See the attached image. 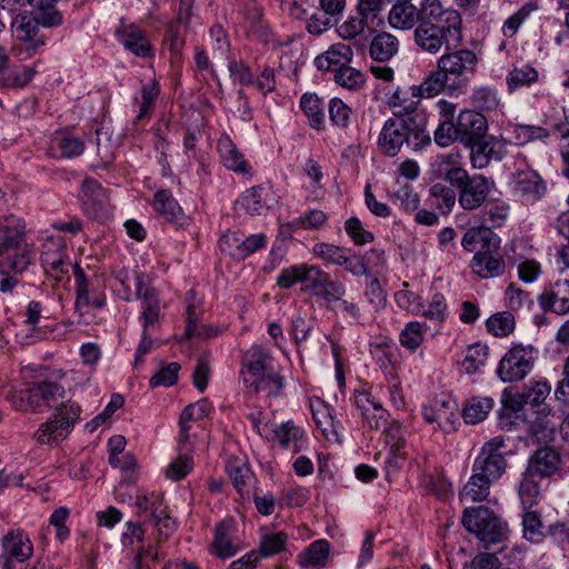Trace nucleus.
Instances as JSON below:
<instances>
[{"label": "nucleus", "instance_id": "nucleus-1", "mask_svg": "<svg viewBox=\"0 0 569 569\" xmlns=\"http://www.w3.org/2000/svg\"><path fill=\"white\" fill-rule=\"evenodd\" d=\"M462 525L486 546L507 538L508 527L493 511L486 507H469L463 510Z\"/></svg>", "mask_w": 569, "mask_h": 569}, {"label": "nucleus", "instance_id": "nucleus-2", "mask_svg": "<svg viewBox=\"0 0 569 569\" xmlns=\"http://www.w3.org/2000/svg\"><path fill=\"white\" fill-rule=\"evenodd\" d=\"M420 22L437 28L452 39V47L462 42V19L456 9L445 8L440 0H423L420 4Z\"/></svg>", "mask_w": 569, "mask_h": 569}, {"label": "nucleus", "instance_id": "nucleus-3", "mask_svg": "<svg viewBox=\"0 0 569 569\" xmlns=\"http://www.w3.org/2000/svg\"><path fill=\"white\" fill-rule=\"evenodd\" d=\"M477 54L469 49H459L442 54L437 60V67L450 81V90H461L469 83L478 67Z\"/></svg>", "mask_w": 569, "mask_h": 569}, {"label": "nucleus", "instance_id": "nucleus-4", "mask_svg": "<svg viewBox=\"0 0 569 569\" xmlns=\"http://www.w3.org/2000/svg\"><path fill=\"white\" fill-rule=\"evenodd\" d=\"M537 353L532 345H513L499 361L497 376L503 382L523 380L533 369Z\"/></svg>", "mask_w": 569, "mask_h": 569}, {"label": "nucleus", "instance_id": "nucleus-5", "mask_svg": "<svg viewBox=\"0 0 569 569\" xmlns=\"http://www.w3.org/2000/svg\"><path fill=\"white\" fill-rule=\"evenodd\" d=\"M79 417L80 407L77 403L70 401L62 403L56 415L40 425L34 433L36 441L43 446L66 439Z\"/></svg>", "mask_w": 569, "mask_h": 569}, {"label": "nucleus", "instance_id": "nucleus-6", "mask_svg": "<svg viewBox=\"0 0 569 569\" xmlns=\"http://www.w3.org/2000/svg\"><path fill=\"white\" fill-rule=\"evenodd\" d=\"M302 290L331 305L346 295V287L340 281H333L330 274L318 266L307 264L302 277Z\"/></svg>", "mask_w": 569, "mask_h": 569}, {"label": "nucleus", "instance_id": "nucleus-7", "mask_svg": "<svg viewBox=\"0 0 569 569\" xmlns=\"http://www.w3.org/2000/svg\"><path fill=\"white\" fill-rule=\"evenodd\" d=\"M505 446V438L501 436L487 441L473 462L472 472H478L493 482L501 478L507 468V461L501 451Z\"/></svg>", "mask_w": 569, "mask_h": 569}, {"label": "nucleus", "instance_id": "nucleus-8", "mask_svg": "<svg viewBox=\"0 0 569 569\" xmlns=\"http://www.w3.org/2000/svg\"><path fill=\"white\" fill-rule=\"evenodd\" d=\"M452 187L458 189V203L466 211L481 208L490 193V181L483 174L469 176L468 171Z\"/></svg>", "mask_w": 569, "mask_h": 569}, {"label": "nucleus", "instance_id": "nucleus-9", "mask_svg": "<svg viewBox=\"0 0 569 569\" xmlns=\"http://www.w3.org/2000/svg\"><path fill=\"white\" fill-rule=\"evenodd\" d=\"M136 297L142 300V331L153 333L160 326V301L153 288L146 283L143 273L134 276Z\"/></svg>", "mask_w": 569, "mask_h": 569}, {"label": "nucleus", "instance_id": "nucleus-10", "mask_svg": "<svg viewBox=\"0 0 569 569\" xmlns=\"http://www.w3.org/2000/svg\"><path fill=\"white\" fill-rule=\"evenodd\" d=\"M512 192L525 203L539 201L547 192V186L535 170H522L513 174Z\"/></svg>", "mask_w": 569, "mask_h": 569}, {"label": "nucleus", "instance_id": "nucleus-11", "mask_svg": "<svg viewBox=\"0 0 569 569\" xmlns=\"http://www.w3.org/2000/svg\"><path fill=\"white\" fill-rule=\"evenodd\" d=\"M406 141H408L407 118H389L385 122L378 139V146L381 151L386 156L395 157L406 146Z\"/></svg>", "mask_w": 569, "mask_h": 569}, {"label": "nucleus", "instance_id": "nucleus-12", "mask_svg": "<svg viewBox=\"0 0 569 569\" xmlns=\"http://www.w3.org/2000/svg\"><path fill=\"white\" fill-rule=\"evenodd\" d=\"M493 248V242L477 251L470 262L475 274L481 279L497 278L503 274L506 262L500 252Z\"/></svg>", "mask_w": 569, "mask_h": 569}, {"label": "nucleus", "instance_id": "nucleus-13", "mask_svg": "<svg viewBox=\"0 0 569 569\" xmlns=\"http://www.w3.org/2000/svg\"><path fill=\"white\" fill-rule=\"evenodd\" d=\"M538 301L543 311L567 315L569 312V280L558 279L550 283L539 295Z\"/></svg>", "mask_w": 569, "mask_h": 569}, {"label": "nucleus", "instance_id": "nucleus-14", "mask_svg": "<svg viewBox=\"0 0 569 569\" xmlns=\"http://www.w3.org/2000/svg\"><path fill=\"white\" fill-rule=\"evenodd\" d=\"M457 130L460 142L467 147L486 137L488 130L487 119L480 112L463 110L458 116Z\"/></svg>", "mask_w": 569, "mask_h": 569}, {"label": "nucleus", "instance_id": "nucleus-15", "mask_svg": "<svg viewBox=\"0 0 569 569\" xmlns=\"http://www.w3.org/2000/svg\"><path fill=\"white\" fill-rule=\"evenodd\" d=\"M23 231L17 227L0 226V257L17 260L23 253L28 266L31 262V249L23 240Z\"/></svg>", "mask_w": 569, "mask_h": 569}, {"label": "nucleus", "instance_id": "nucleus-16", "mask_svg": "<svg viewBox=\"0 0 569 569\" xmlns=\"http://www.w3.org/2000/svg\"><path fill=\"white\" fill-rule=\"evenodd\" d=\"M81 192L82 204L88 214L100 218L108 212L109 197L97 180L90 178L84 179L81 186Z\"/></svg>", "mask_w": 569, "mask_h": 569}, {"label": "nucleus", "instance_id": "nucleus-17", "mask_svg": "<svg viewBox=\"0 0 569 569\" xmlns=\"http://www.w3.org/2000/svg\"><path fill=\"white\" fill-rule=\"evenodd\" d=\"M560 463V453L555 448L548 446L541 447L530 457L527 475L541 478L550 477L559 470Z\"/></svg>", "mask_w": 569, "mask_h": 569}, {"label": "nucleus", "instance_id": "nucleus-18", "mask_svg": "<svg viewBox=\"0 0 569 569\" xmlns=\"http://www.w3.org/2000/svg\"><path fill=\"white\" fill-rule=\"evenodd\" d=\"M421 101L419 92H417L416 84L397 87V89L387 96V104L391 109H397L393 112L395 117L410 116L413 113Z\"/></svg>", "mask_w": 569, "mask_h": 569}, {"label": "nucleus", "instance_id": "nucleus-19", "mask_svg": "<svg viewBox=\"0 0 569 569\" xmlns=\"http://www.w3.org/2000/svg\"><path fill=\"white\" fill-rule=\"evenodd\" d=\"M313 253L330 263L343 266L345 269L355 276H360L363 271L362 266L353 257H348V250L331 243H317L313 247Z\"/></svg>", "mask_w": 569, "mask_h": 569}, {"label": "nucleus", "instance_id": "nucleus-20", "mask_svg": "<svg viewBox=\"0 0 569 569\" xmlns=\"http://www.w3.org/2000/svg\"><path fill=\"white\" fill-rule=\"evenodd\" d=\"M353 58V51L350 46L338 42L331 44L328 50L315 59V64L319 70L335 71L348 66Z\"/></svg>", "mask_w": 569, "mask_h": 569}, {"label": "nucleus", "instance_id": "nucleus-21", "mask_svg": "<svg viewBox=\"0 0 569 569\" xmlns=\"http://www.w3.org/2000/svg\"><path fill=\"white\" fill-rule=\"evenodd\" d=\"M467 170L461 166V156L458 152L440 154L432 163V173L438 179L448 181L451 186L465 176Z\"/></svg>", "mask_w": 569, "mask_h": 569}, {"label": "nucleus", "instance_id": "nucleus-22", "mask_svg": "<svg viewBox=\"0 0 569 569\" xmlns=\"http://www.w3.org/2000/svg\"><path fill=\"white\" fill-rule=\"evenodd\" d=\"M44 248L47 249L41 254V263L46 273L57 281L62 280L63 276L68 272L63 260L66 244L61 240L58 242L48 240Z\"/></svg>", "mask_w": 569, "mask_h": 569}, {"label": "nucleus", "instance_id": "nucleus-23", "mask_svg": "<svg viewBox=\"0 0 569 569\" xmlns=\"http://www.w3.org/2000/svg\"><path fill=\"white\" fill-rule=\"evenodd\" d=\"M416 44L429 53H438L442 47L449 50L452 47V39L439 32L432 26L420 22L413 33Z\"/></svg>", "mask_w": 569, "mask_h": 569}, {"label": "nucleus", "instance_id": "nucleus-24", "mask_svg": "<svg viewBox=\"0 0 569 569\" xmlns=\"http://www.w3.org/2000/svg\"><path fill=\"white\" fill-rule=\"evenodd\" d=\"M527 405L539 416H550L551 407L546 402L551 393V386L546 379L531 380L522 391Z\"/></svg>", "mask_w": 569, "mask_h": 569}, {"label": "nucleus", "instance_id": "nucleus-25", "mask_svg": "<svg viewBox=\"0 0 569 569\" xmlns=\"http://www.w3.org/2000/svg\"><path fill=\"white\" fill-rule=\"evenodd\" d=\"M501 408L498 411L499 425L502 429L512 430L519 418V413L527 405L523 393H511L507 389L501 396Z\"/></svg>", "mask_w": 569, "mask_h": 569}, {"label": "nucleus", "instance_id": "nucleus-26", "mask_svg": "<svg viewBox=\"0 0 569 569\" xmlns=\"http://www.w3.org/2000/svg\"><path fill=\"white\" fill-rule=\"evenodd\" d=\"M2 549L6 556L19 562L28 560L33 553V546L29 537L20 531H9L2 538Z\"/></svg>", "mask_w": 569, "mask_h": 569}, {"label": "nucleus", "instance_id": "nucleus-27", "mask_svg": "<svg viewBox=\"0 0 569 569\" xmlns=\"http://www.w3.org/2000/svg\"><path fill=\"white\" fill-rule=\"evenodd\" d=\"M311 411L317 427L328 441H339L338 422L335 421L333 408L317 399L311 402Z\"/></svg>", "mask_w": 569, "mask_h": 569}, {"label": "nucleus", "instance_id": "nucleus-28", "mask_svg": "<svg viewBox=\"0 0 569 569\" xmlns=\"http://www.w3.org/2000/svg\"><path fill=\"white\" fill-rule=\"evenodd\" d=\"M388 20L395 29L409 30L420 23V8L417 9L410 0L397 1L389 12Z\"/></svg>", "mask_w": 569, "mask_h": 569}, {"label": "nucleus", "instance_id": "nucleus-29", "mask_svg": "<svg viewBox=\"0 0 569 569\" xmlns=\"http://www.w3.org/2000/svg\"><path fill=\"white\" fill-rule=\"evenodd\" d=\"M470 148V159L473 168H486L492 159H500V152L497 150L499 142L495 138H481L475 143L467 146Z\"/></svg>", "mask_w": 569, "mask_h": 569}, {"label": "nucleus", "instance_id": "nucleus-30", "mask_svg": "<svg viewBox=\"0 0 569 569\" xmlns=\"http://www.w3.org/2000/svg\"><path fill=\"white\" fill-rule=\"evenodd\" d=\"M28 268L27 258L21 253L17 260L0 259V292L8 293L17 286L16 274Z\"/></svg>", "mask_w": 569, "mask_h": 569}, {"label": "nucleus", "instance_id": "nucleus-31", "mask_svg": "<svg viewBox=\"0 0 569 569\" xmlns=\"http://www.w3.org/2000/svg\"><path fill=\"white\" fill-rule=\"evenodd\" d=\"M218 150L223 164L237 172H247L248 163L243 159L242 153L238 150L237 146L229 136H222L218 141Z\"/></svg>", "mask_w": 569, "mask_h": 569}, {"label": "nucleus", "instance_id": "nucleus-32", "mask_svg": "<svg viewBox=\"0 0 569 569\" xmlns=\"http://www.w3.org/2000/svg\"><path fill=\"white\" fill-rule=\"evenodd\" d=\"M226 471L238 493L242 498H248V486L253 479V473L249 466L238 459L229 460L226 465Z\"/></svg>", "mask_w": 569, "mask_h": 569}, {"label": "nucleus", "instance_id": "nucleus-33", "mask_svg": "<svg viewBox=\"0 0 569 569\" xmlns=\"http://www.w3.org/2000/svg\"><path fill=\"white\" fill-rule=\"evenodd\" d=\"M39 28L40 24L36 14L22 16L18 21L16 27L17 38L24 42L27 51L34 52L38 47L44 44L42 39L37 38Z\"/></svg>", "mask_w": 569, "mask_h": 569}, {"label": "nucleus", "instance_id": "nucleus-34", "mask_svg": "<svg viewBox=\"0 0 569 569\" xmlns=\"http://www.w3.org/2000/svg\"><path fill=\"white\" fill-rule=\"evenodd\" d=\"M399 48L398 39L388 32H381L375 36L370 42V57L380 62L390 60Z\"/></svg>", "mask_w": 569, "mask_h": 569}, {"label": "nucleus", "instance_id": "nucleus-35", "mask_svg": "<svg viewBox=\"0 0 569 569\" xmlns=\"http://www.w3.org/2000/svg\"><path fill=\"white\" fill-rule=\"evenodd\" d=\"M329 553L330 543L325 539H319L298 555L297 562L301 567H325Z\"/></svg>", "mask_w": 569, "mask_h": 569}, {"label": "nucleus", "instance_id": "nucleus-36", "mask_svg": "<svg viewBox=\"0 0 569 569\" xmlns=\"http://www.w3.org/2000/svg\"><path fill=\"white\" fill-rule=\"evenodd\" d=\"M73 274L76 280V309L81 313V310L86 307L92 306L96 309H100L104 305L103 297H94L92 300L89 296V282L84 274V271L79 264H74Z\"/></svg>", "mask_w": 569, "mask_h": 569}, {"label": "nucleus", "instance_id": "nucleus-37", "mask_svg": "<svg viewBox=\"0 0 569 569\" xmlns=\"http://www.w3.org/2000/svg\"><path fill=\"white\" fill-rule=\"evenodd\" d=\"M233 531L234 526L231 521H223L217 526L212 548L219 558H230L238 551V548L232 542Z\"/></svg>", "mask_w": 569, "mask_h": 569}, {"label": "nucleus", "instance_id": "nucleus-38", "mask_svg": "<svg viewBox=\"0 0 569 569\" xmlns=\"http://www.w3.org/2000/svg\"><path fill=\"white\" fill-rule=\"evenodd\" d=\"M153 207L167 221L171 223H181V220L183 219L182 209L170 191H157L154 193Z\"/></svg>", "mask_w": 569, "mask_h": 569}, {"label": "nucleus", "instance_id": "nucleus-39", "mask_svg": "<svg viewBox=\"0 0 569 569\" xmlns=\"http://www.w3.org/2000/svg\"><path fill=\"white\" fill-rule=\"evenodd\" d=\"M493 481L486 479L478 472H472L469 481L461 489L459 497L462 502L485 501L490 492V486Z\"/></svg>", "mask_w": 569, "mask_h": 569}, {"label": "nucleus", "instance_id": "nucleus-40", "mask_svg": "<svg viewBox=\"0 0 569 569\" xmlns=\"http://www.w3.org/2000/svg\"><path fill=\"white\" fill-rule=\"evenodd\" d=\"M495 400L491 397H472L462 410V417L466 423L476 425L485 420L488 413L493 409Z\"/></svg>", "mask_w": 569, "mask_h": 569}, {"label": "nucleus", "instance_id": "nucleus-41", "mask_svg": "<svg viewBox=\"0 0 569 569\" xmlns=\"http://www.w3.org/2000/svg\"><path fill=\"white\" fill-rule=\"evenodd\" d=\"M269 360L270 356L268 352L261 347L253 346L244 355L243 368H246L247 371L242 370L241 373L243 372L249 379H258L267 373Z\"/></svg>", "mask_w": 569, "mask_h": 569}, {"label": "nucleus", "instance_id": "nucleus-42", "mask_svg": "<svg viewBox=\"0 0 569 569\" xmlns=\"http://www.w3.org/2000/svg\"><path fill=\"white\" fill-rule=\"evenodd\" d=\"M242 382L254 392L264 391L267 396H278L283 387V378L278 373L268 372L258 379H249L242 372Z\"/></svg>", "mask_w": 569, "mask_h": 569}, {"label": "nucleus", "instance_id": "nucleus-43", "mask_svg": "<svg viewBox=\"0 0 569 569\" xmlns=\"http://www.w3.org/2000/svg\"><path fill=\"white\" fill-rule=\"evenodd\" d=\"M268 192L262 187H253L241 198V206L251 216H261L269 209Z\"/></svg>", "mask_w": 569, "mask_h": 569}, {"label": "nucleus", "instance_id": "nucleus-44", "mask_svg": "<svg viewBox=\"0 0 569 569\" xmlns=\"http://www.w3.org/2000/svg\"><path fill=\"white\" fill-rule=\"evenodd\" d=\"M559 420L560 417H556L552 412L546 417L537 415V418L530 423V433L539 442H550L555 439Z\"/></svg>", "mask_w": 569, "mask_h": 569}, {"label": "nucleus", "instance_id": "nucleus-45", "mask_svg": "<svg viewBox=\"0 0 569 569\" xmlns=\"http://www.w3.org/2000/svg\"><path fill=\"white\" fill-rule=\"evenodd\" d=\"M480 242L482 243L481 248H486L492 242L493 248H499V239L492 233L490 228H470L465 232L461 239V246L469 252L475 251L476 244Z\"/></svg>", "mask_w": 569, "mask_h": 569}, {"label": "nucleus", "instance_id": "nucleus-46", "mask_svg": "<svg viewBox=\"0 0 569 569\" xmlns=\"http://www.w3.org/2000/svg\"><path fill=\"white\" fill-rule=\"evenodd\" d=\"M455 409L450 400L433 399L429 406L422 408V417L429 423H438L442 427L443 421H449Z\"/></svg>", "mask_w": 569, "mask_h": 569}, {"label": "nucleus", "instance_id": "nucleus-47", "mask_svg": "<svg viewBox=\"0 0 569 569\" xmlns=\"http://www.w3.org/2000/svg\"><path fill=\"white\" fill-rule=\"evenodd\" d=\"M300 107L309 120V124L317 130L325 128V113L321 100L317 94L305 93L300 100Z\"/></svg>", "mask_w": 569, "mask_h": 569}, {"label": "nucleus", "instance_id": "nucleus-48", "mask_svg": "<svg viewBox=\"0 0 569 569\" xmlns=\"http://www.w3.org/2000/svg\"><path fill=\"white\" fill-rule=\"evenodd\" d=\"M449 84L450 81L448 78H446V76L437 67V70L431 71L420 84L416 86V88L421 99H428L439 94L446 87L449 88Z\"/></svg>", "mask_w": 569, "mask_h": 569}, {"label": "nucleus", "instance_id": "nucleus-49", "mask_svg": "<svg viewBox=\"0 0 569 569\" xmlns=\"http://www.w3.org/2000/svg\"><path fill=\"white\" fill-rule=\"evenodd\" d=\"M301 437L302 431L292 421L283 422L273 430L274 440L284 449L292 448L293 452L300 450L299 440Z\"/></svg>", "mask_w": 569, "mask_h": 569}, {"label": "nucleus", "instance_id": "nucleus-50", "mask_svg": "<svg viewBox=\"0 0 569 569\" xmlns=\"http://www.w3.org/2000/svg\"><path fill=\"white\" fill-rule=\"evenodd\" d=\"M538 71L531 66L515 67L507 76L509 91H516L537 82Z\"/></svg>", "mask_w": 569, "mask_h": 569}, {"label": "nucleus", "instance_id": "nucleus-51", "mask_svg": "<svg viewBox=\"0 0 569 569\" xmlns=\"http://www.w3.org/2000/svg\"><path fill=\"white\" fill-rule=\"evenodd\" d=\"M372 32V28L369 27V19L363 16L349 17L342 22L337 31L343 40H353L358 37H362L366 32Z\"/></svg>", "mask_w": 569, "mask_h": 569}, {"label": "nucleus", "instance_id": "nucleus-52", "mask_svg": "<svg viewBox=\"0 0 569 569\" xmlns=\"http://www.w3.org/2000/svg\"><path fill=\"white\" fill-rule=\"evenodd\" d=\"M429 192L433 199V204L443 214H448L455 207L457 194L452 188L438 182L430 187Z\"/></svg>", "mask_w": 569, "mask_h": 569}, {"label": "nucleus", "instance_id": "nucleus-53", "mask_svg": "<svg viewBox=\"0 0 569 569\" xmlns=\"http://www.w3.org/2000/svg\"><path fill=\"white\" fill-rule=\"evenodd\" d=\"M487 329L496 337H507L515 330V317L508 311L497 312L488 318Z\"/></svg>", "mask_w": 569, "mask_h": 569}, {"label": "nucleus", "instance_id": "nucleus-54", "mask_svg": "<svg viewBox=\"0 0 569 569\" xmlns=\"http://www.w3.org/2000/svg\"><path fill=\"white\" fill-rule=\"evenodd\" d=\"M159 93L160 89L154 81L142 86L139 112L134 119L136 123L142 121L146 118H150Z\"/></svg>", "mask_w": 569, "mask_h": 569}, {"label": "nucleus", "instance_id": "nucleus-55", "mask_svg": "<svg viewBox=\"0 0 569 569\" xmlns=\"http://www.w3.org/2000/svg\"><path fill=\"white\" fill-rule=\"evenodd\" d=\"M287 541L288 535L283 531L264 535L261 538L259 550H256L259 553V559L261 557L267 558L280 553L284 550Z\"/></svg>", "mask_w": 569, "mask_h": 569}, {"label": "nucleus", "instance_id": "nucleus-56", "mask_svg": "<svg viewBox=\"0 0 569 569\" xmlns=\"http://www.w3.org/2000/svg\"><path fill=\"white\" fill-rule=\"evenodd\" d=\"M219 330L213 325H198L196 318V309L192 306L188 307V321L186 326V337L193 338L197 337L199 339H209L218 336Z\"/></svg>", "mask_w": 569, "mask_h": 569}, {"label": "nucleus", "instance_id": "nucleus-57", "mask_svg": "<svg viewBox=\"0 0 569 569\" xmlns=\"http://www.w3.org/2000/svg\"><path fill=\"white\" fill-rule=\"evenodd\" d=\"M407 136L406 146L415 151L429 146L431 138L423 124H417L411 117L407 118Z\"/></svg>", "mask_w": 569, "mask_h": 569}, {"label": "nucleus", "instance_id": "nucleus-58", "mask_svg": "<svg viewBox=\"0 0 569 569\" xmlns=\"http://www.w3.org/2000/svg\"><path fill=\"white\" fill-rule=\"evenodd\" d=\"M333 78L339 86L349 90H358L362 88L366 82V76L349 64L337 69Z\"/></svg>", "mask_w": 569, "mask_h": 569}, {"label": "nucleus", "instance_id": "nucleus-59", "mask_svg": "<svg viewBox=\"0 0 569 569\" xmlns=\"http://www.w3.org/2000/svg\"><path fill=\"white\" fill-rule=\"evenodd\" d=\"M489 348L486 345L476 343L468 348L462 366L467 373H476L485 366L488 358Z\"/></svg>", "mask_w": 569, "mask_h": 569}, {"label": "nucleus", "instance_id": "nucleus-60", "mask_svg": "<svg viewBox=\"0 0 569 569\" xmlns=\"http://www.w3.org/2000/svg\"><path fill=\"white\" fill-rule=\"evenodd\" d=\"M426 323L419 321L408 322L405 329L400 332V343L415 351L423 341Z\"/></svg>", "mask_w": 569, "mask_h": 569}, {"label": "nucleus", "instance_id": "nucleus-61", "mask_svg": "<svg viewBox=\"0 0 569 569\" xmlns=\"http://www.w3.org/2000/svg\"><path fill=\"white\" fill-rule=\"evenodd\" d=\"M509 214V206L505 202H487L483 204V217L485 223H488V228H497L501 226Z\"/></svg>", "mask_w": 569, "mask_h": 569}, {"label": "nucleus", "instance_id": "nucleus-62", "mask_svg": "<svg viewBox=\"0 0 569 569\" xmlns=\"http://www.w3.org/2000/svg\"><path fill=\"white\" fill-rule=\"evenodd\" d=\"M338 20L320 10L312 13L306 22V29L310 34L320 36L337 26Z\"/></svg>", "mask_w": 569, "mask_h": 569}, {"label": "nucleus", "instance_id": "nucleus-63", "mask_svg": "<svg viewBox=\"0 0 569 569\" xmlns=\"http://www.w3.org/2000/svg\"><path fill=\"white\" fill-rule=\"evenodd\" d=\"M351 109L341 99L333 98L329 102V116L333 124L347 128L351 118Z\"/></svg>", "mask_w": 569, "mask_h": 569}, {"label": "nucleus", "instance_id": "nucleus-64", "mask_svg": "<svg viewBox=\"0 0 569 569\" xmlns=\"http://www.w3.org/2000/svg\"><path fill=\"white\" fill-rule=\"evenodd\" d=\"M393 199L399 201V206L406 212L411 213L418 210L420 204V199L418 193H416L411 186L405 184L401 186L395 193Z\"/></svg>", "mask_w": 569, "mask_h": 569}]
</instances>
